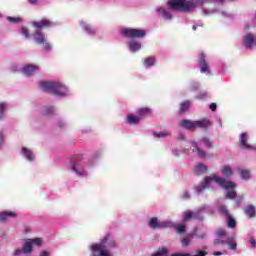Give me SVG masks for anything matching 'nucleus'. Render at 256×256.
<instances>
[{
  "label": "nucleus",
  "instance_id": "55",
  "mask_svg": "<svg viewBox=\"0 0 256 256\" xmlns=\"http://www.w3.org/2000/svg\"><path fill=\"white\" fill-rule=\"evenodd\" d=\"M197 27H203V24L200 23L198 25H193V27H192L193 31H197Z\"/></svg>",
  "mask_w": 256,
  "mask_h": 256
},
{
  "label": "nucleus",
  "instance_id": "40",
  "mask_svg": "<svg viewBox=\"0 0 256 256\" xmlns=\"http://www.w3.org/2000/svg\"><path fill=\"white\" fill-rule=\"evenodd\" d=\"M241 177L245 181L249 180L251 178V174L249 173V170H242L241 171Z\"/></svg>",
  "mask_w": 256,
  "mask_h": 256
},
{
  "label": "nucleus",
  "instance_id": "3",
  "mask_svg": "<svg viewBox=\"0 0 256 256\" xmlns=\"http://www.w3.org/2000/svg\"><path fill=\"white\" fill-rule=\"evenodd\" d=\"M120 35L126 39H131L126 43L130 53H137L141 51V42L135 39H144L147 36V30L137 29V28H122L120 30Z\"/></svg>",
  "mask_w": 256,
  "mask_h": 256
},
{
  "label": "nucleus",
  "instance_id": "32",
  "mask_svg": "<svg viewBox=\"0 0 256 256\" xmlns=\"http://www.w3.org/2000/svg\"><path fill=\"white\" fill-rule=\"evenodd\" d=\"M153 135L154 137L161 139V138L169 137V135H171V132L165 130L162 132H154Z\"/></svg>",
  "mask_w": 256,
  "mask_h": 256
},
{
  "label": "nucleus",
  "instance_id": "48",
  "mask_svg": "<svg viewBox=\"0 0 256 256\" xmlns=\"http://www.w3.org/2000/svg\"><path fill=\"white\" fill-rule=\"evenodd\" d=\"M31 231H32L31 226H25V227H24V233H25V235H28V233H31Z\"/></svg>",
  "mask_w": 256,
  "mask_h": 256
},
{
  "label": "nucleus",
  "instance_id": "46",
  "mask_svg": "<svg viewBox=\"0 0 256 256\" xmlns=\"http://www.w3.org/2000/svg\"><path fill=\"white\" fill-rule=\"evenodd\" d=\"M248 241L252 245V248L256 249V240L253 237H249Z\"/></svg>",
  "mask_w": 256,
  "mask_h": 256
},
{
  "label": "nucleus",
  "instance_id": "4",
  "mask_svg": "<svg viewBox=\"0 0 256 256\" xmlns=\"http://www.w3.org/2000/svg\"><path fill=\"white\" fill-rule=\"evenodd\" d=\"M39 87L44 93H51V95H54V97H58L59 99H65V97L71 95V90H69V87L63 84V82L41 81Z\"/></svg>",
  "mask_w": 256,
  "mask_h": 256
},
{
  "label": "nucleus",
  "instance_id": "9",
  "mask_svg": "<svg viewBox=\"0 0 256 256\" xmlns=\"http://www.w3.org/2000/svg\"><path fill=\"white\" fill-rule=\"evenodd\" d=\"M33 39L38 45H43L44 51H53V44L47 41V37H45V34L41 30H36L33 34Z\"/></svg>",
  "mask_w": 256,
  "mask_h": 256
},
{
  "label": "nucleus",
  "instance_id": "30",
  "mask_svg": "<svg viewBox=\"0 0 256 256\" xmlns=\"http://www.w3.org/2000/svg\"><path fill=\"white\" fill-rule=\"evenodd\" d=\"M5 111H7V103L1 102L0 103V121L5 119Z\"/></svg>",
  "mask_w": 256,
  "mask_h": 256
},
{
  "label": "nucleus",
  "instance_id": "42",
  "mask_svg": "<svg viewBox=\"0 0 256 256\" xmlns=\"http://www.w3.org/2000/svg\"><path fill=\"white\" fill-rule=\"evenodd\" d=\"M3 147H5V135L0 131V149H3Z\"/></svg>",
  "mask_w": 256,
  "mask_h": 256
},
{
  "label": "nucleus",
  "instance_id": "33",
  "mask_svg": "<svg viewBox=\"0 0 256 256\" xmlns=\"http://www.w3.org/2000/svg\"><path fill=\"white\" fill-rule=\"evenodd\" d=\"M227 225L229 227V229H235V227H237V222L235 221V219L231 216L227 217Z\"/></svg>",
  "mask_w": 256,
  "mask_h": 256
},
{
  "label": "nucleus",
  "instance_id": "22",
  "mask_svg": "<svg viewBox=\"0 0 256 256\" xmlns=\"http://www.w3.org/2000/svg\"><path fill=\"white\" fill-rule=\"evenodd\" d=\"M244 213L247 217H249V219H253V217H255V215H256L255 206L248 205V206L244 207Z\"/></svg>",
  "mask_w": 256,
  "mask_h": 256
},
{
  "label": "nucleus",
  "instance_id": "39",
  "mask_svg": "<svg viewBox=\"0 0 256 256\" xmlns=\"http://www.w3.org/2000/svg\"><path fill=\"white\" fill-rule=\"evenodd\" d=\"M20 33L21 35H23V37H25V39H29L31 37V34L29 33V29H27V27L23 26L20 29Z\"/></svg>",
  "mask_w": 256,
  "mask_h": 256
},
{
  "label": "nucleus",
  "instance_id": "41",
  "mask_svg": "<svg viewBox=\"0 0 256 256\" xmlns=\"http://www.w3.org/2000/svg\"><path fill=\"white\" fill-rule=\"evenodd\" d=\"M207 97H209V94H207V92H200L196 96V99H200L201 101H203V99H207Z\"/></svg>",
  "mask_w": 256,
  "mask_h": 256
},
{
  "label": "nucleus",
  "instance_id": "17",
  "mask_svg": "<svg viewBox=\"0 0 256 256\" xmlns=\"http://www.w3.org/2000/svg\"><path fill=\"white\" fill-rule=\"evenodd\" d=\"M203 211H206V213H211V207L207 205L201 206L198 211L194 212V219H197L198 221H203Z\"/></svg>",
  "mask_w": 256,
  "mask_h": 256
},
{
  "label": "nucleus",
  "instance_id": "20",
  "mask_svg": "<svg viewBox=\"0 0 256 256\" xmlns=\"http://www.w3.org/2000/svg\"><path fill=\"white\" fill-rule=\"evenodd\" d=\"M141 117L136 116L135 114H128L126 117V122L128 125H139Z\"/></svg>",
  "mask_w": 256,
  "mask_h": 256
},
{
  "label": "nucleus",
  "instance_id": "13",
  "mask_svg": "<svg viewBox=\"0 0 256 256\" xmlns=\"http://www.w3.org/2000/svg\"><path fill=\"white\" fill-rule=\"evenodd\" d=\"M39 65L35 64H26L21 68V71L26 77H31V75L37 73L39 71Z\"/></svg>",
  "mask_w": 256,
  "mask_h": 256
},
{
  "label": "nucleus",
  "instance_id": "21",
  "mask_svg": "<svg viewBox=\"0 0 256 256\" xmlns=\"http://www.w3.org/2000/svg\"><path fill=\"white\" fill-rule=\"evenodd\" d=\"M224 245H227L229 251H237V240H235V237H228Z\"/></svg>",
  "mask_w": 256,
  "mask_h": 256
},
{
  "label": "nucleus",
  "instance_id": "24",
  "mask_svg": "<svg viewBox=\"0 0 256 256\" xmlns=\"http://www.w3.org/2000/svg\"><path fill=\"white\" fill-rule=\"evenodd\" d=\"M55 111H56L55 106L47 105L43 107L42 115L51 116V115H54Z\"/></svg>",
  "mask_w": 256,
  "mask_h": 256
},
{
  "label": "nucleus",
  "instance_id": "52",
  "mask_svg": "<svg viewBox=\"0 0 256 256\" xmlns=\"http://www.w3.org/2000/svg\"><path fill=\"white\" fill-rule=\"evenodd\" d=\"M58 127H60V129H63V127H65V121L60 120V121L58 122Z\"/></svg>",
  "mask_w": 256,
  "mask_h": 256
},
{
  "label": "nucleus",
  "instance_id": "7",
  "mask_svg": "<svg viewBox=\"0 0 256 256\" xmlns=\"http://www.w3.org/2000/svg\"><path fill=\"white\" fill-rule=\"evenodd\" d=\"M191 145L194 147L195 150H193V153L195 151L198 153V157H201V159H205L207 157V152L205 150L201 149L199 145H204L207 149H213V142L208 137H203L199 143L196 141L191 142Z\"/></svg>",
  "mask_w": 256,
  "mask_h": 256
},
{
  "label": "nucleus",
  "instance_id": "44",
  "mask_svg": "<svg viewBox=\"0 0 256 256\" xmlns=\"http://www.w3.org/2000/svg\"><path fill=\"white\" fill-rule=\"evenodd\" d=\"M181 198L184 200L191 199V194H189V191L186 190L183 192Z\"/></svg>",
  "mask_w": 256,
  "mask_h": 256
},
{
  "label": "nucleus",
  "instance_id": "45",
  "mask_svg": "<svg viewBox=\"0 0 256 256\" xmlns=\"http://www.w3.org/2000/svg\"><path fill=\"white\" fill-rule=\"evenodd\" d=\"M195 235H197V228H195L192 233H189L186 238L190 239V241H191V239H193V237H195Z\"/></svg>",
  "mask_w": 256,
  "mask_h": 256
},
{
  "label": "nucleus",
  "instance_id": "47",
  "mask_svg": "<svg viewBox=\"0 0 256 256\" xmlns=\"http://www.w3.org/2000/svg\"><path fill=\"white\" fill-rule=\"evenodd\" d=\"M207 252L205 250H198L196 255L193 256H206Z\"/></svg>",
  "mask_w": 256,
  "mask_h": 256
},
{
  "label": "nucleus",
  "instance_id": "2",
  "mask_svg": "<svg viewBox=\"0 0 256 256\" xmlns=\"http://www.w3.org/2000/svg\"><path fill=\"white\" fill-rule=\"evenodd\" d=\"M100 157L101 153H96L89 158L88 164H85L83 155L74 156L70 160V169L78 177H87L89 175V170L87 169L93 167Z\"/></svg>",
  "mask_w": 256,
  "mask_h": 256
},
{
  "label": "nucleus",
  "instance_id": "6",
  "mask_svg": "<svg viewBox=\"0 0 256 256\" xmlns=\"http://www.w3.org/2000/svg\"><path fill=\"white\" fill-rule=\"evenodd\" d=\"M42 245H43V239L41 238L27 239L24 242L22 249H16L13 252V255L14 256H19L21 254L31 255V253H33V247H41Z\"/></svg>",
  "mask_w": 256,
  "mask_h": 256
},
{
  "label": "nucleus",
  "instance_id": "34",
  "mask_svg": "<svg viewBox=\"0 0 256 256\" xmlns=\"http://www.w3.org/2000/svg\"><path fill=\"white\" fill-rule=\"evenodd\" d=\"M155 65V58L154 57H148L144 60V67H153Z\"/></svg>",
  "mask_w": 256,
  "mask_h": 256
},
{
  "label": "nucleus",
  "instance_id": "8",
  "mask_svg": "<svg viewBox=\"0 0 256 256\" xmlns=\"http://www.w3.org/2000/svg\"><path fill=\"white\" fill-rule=\"evenodd\" d=\"M150 229H171L175 227V222L171 220L160 221L157 217H152L148 220Z\"/></svg>",
  "mask_w": 256,
  "mask_h": 256
},
{
  "label": "nucleus",
  "instance_id": "59",
  "mask_svg": "<svg viewBox=\"0 0 256 256\" xmlns=\"http://www.w3.org/2000/svg\"><path fill=\"white\" fill-rule=\"evenodd\" d=\"M213 255H215V256L223 255V252L215 251V252H213Z\"/></svg>",
  "mask_w": 256,
  "mask_h": 256
},
{
  "label": "nucleus",
  "instance_id": "60",
  "mask_svg": "<svg viewBox=\"0 0 256 256\" xmlns=\"http://www.w3.org/2000/svg\"><path fill=\"white\" fill-rule=\"evenodd\" d=\"M81 133H91V130H89V129L81 130Z\"/></svg>",
  "mask_w": 256,
  "mask_h": 256
},
{
  "label": "nucleus",
  "instance_id": "26",
  "mask_svg": "<svg viewBox=\"0 0 256 256\" xmlns=\"http://www.w3.org/2000/svg\"><path fill=\"white\" fill-rule=\"evenodd\" d=\"M169 255V248L161 247L156 252H154L151 256H168Z\"/></svg>",
  "mask_w": 256,
  "mask_h": 256
},
{
  "label": "nucleus",
  "instance_id": "1",
  "mask_svg": "<svg viewBox=\"0 0 256 256\" xmlns=\"http://www.w3.org/2000/svg\"><path fill=\"white\" fill-rule=\"evenodd\" d=\"M213 183H217L221 189H225L226 199H235V197H237V192H235V187H237V184L216 174L205 177L204 181L200 182L199 185L195 187L196 193L201 195V193L205 192V189L215 190Z\"/></svg>",
  "mask_w": 256,
  "mask_h": 256
},
{
  "label": "nucleus",
  "instance_id": "51",
  "mask_svg": "<svg viewBox=\"0 0 256 256\" xmlns=\"http://www.w3.org/2000/svg\"><path fill=\"white\" fill-rule=\"evenodd\" d=\"M117 244H116V242H115V240H111L109 243H108V247L109 248H113V247H115Z\"/></svg>",
  "mask_w": 256,
  "mask_h": 256
},
{
  "label": "nucleus",
  "instance_id": "5",
  "mask_svg": "<svg viewBox=\"0 0 256 256\" xmlns=\"http://www.w3.org/2000/svg\"><path fill=\"white\" fill-rule=\"evenodd\" d=\"M179 125L182 127V129H186L187 131H196L197 129H201V131H207L208 129H211L213 124L209 118H202L195 121L183 119Z\"/></svg>",
  "mask_w": 256,
  "mask_h": 256
},
{
  "label": "nucleus",
  "instance_id": "50",
  "mask_svg": "<svg viewBox=\"0 0 256 256\" xmlns=\"http://www.w3.org/2000/svg\"><path fill=\"white\" fill-rule=\"evenodd\" d=\"M210 109H211V111H217V104L216 103H211L210 104Z\"/></svg>",
  "mask_w": 256,
  "mask_h": 256
},
{
  "label": "nucleus",
  "instance_id": "35",
  "mask_svg": "<svg viewBox=\"0 0 256 256\" xmlns=\"http://www.w3.org/2000/svg\"><path fill=\"white\" fill-rule=\"evenodd\" d=\"M190 219H194V212L186 211L183 213V221L187 223Z\"/></svg>",
  "mask_w": 256,
  "mask_h": 256
},
{
  "label": "nucleus",
  "instance_id": "11",
  "mask_svg": "<svg viewBox=\"0 0 256 256\" xmlns=\"http://www.w3.org/2000/svg\"><path fill=\"white\" fill-rule=\"evenodd\" d=\"M229 237H227V231L225 229H217L215 232L214 245H225Z\"/></svg>",
  "mask_w": 256,
  "mask_h": 256
},
{
  "label": "nucleus",
  "instance_id": "23",
  "mask_svg": "<svg viewBox=\"0 0 256 256\" xmlns=\"http://www.w3.org/2000/svg\"><path fill=\"white\" fill-rule=\"evenodd\" d=\"M221 173L223 177H225L226 179H229V177L233 176V168H231L230 165H225L222 167Z\"/></svg>",
  "mask_w": 256,
  "mask_h": 256
},
{
  "label": "nucleus",
  "instance_id": "27",
  "mask_svg": "<svg viewBox=\"0 0 256 256\" xmlns=\"http://www.w3.org/2000/svg\"><path fill=\"white\" fill-rule=\"evenodd\" d=\"M172 229H175L176 233H178L179 235H183V233H185V231H187V226H185V224L176 225L174 223V227H172Z\"/></svg>",
  "mask_w": 256,
  "mask_h": 256
},
{
  "label": "nucleus",
  "instance_id": "25",
  "mask_svg": "<svg viewBox=\"0 0 256 256\" xmlns=\"http://www.w3.org/2000/svg\"><path fill=\"white\" fill-rule=\"evenodd\" d=\"M150 114H151V109L149 108H140L137 111V115L138 117H140V120L144 119L145 117H147V115H150Z\"/></svg>",
  "mask_w": 256,
  "mask_h": 256
},
{
  "label": "nucleus",
  "instance_id": "14",
  "mask_svg": "<svg viewBox=\"0 0 256 256\" xmlns=\"http://www.w3.org/2000/svg\"><path fill=\"white\" fill-rule=\"evenodd\" d=\"M199 67L200 73H204L206 75H211V71L209 70V64H207V60H205V54H199Z\"/></svg>",
  "mask_w": 256,
  "mask_h": 256
},
{
  "label": "nucleus",
  "instance_id": "16",
  "mask_svg": "<svg viewBox=\"0 0 256 256\" xmlns=\"http://www.w3.org/2000/svg\"><path fill=\"white\" fill-rule=\"evenodd\" d=\"M21 155L26 161H29L30 163L35 161V153L27 147H22L21 149Z\"/></svg>",
  "mask_w": 256,
  "mask_h": 256
},
{
  "label": "nucleus",
  "instance_id": "37",
  "mask_svg": "<svg viewBox=\"0 0 256 256\" xmlns=\"http://www.w3.org/2000/svg\"><path fill=\"white\" fill-rule=\"evenodd\" d=\"M219 213H221V215H224V217H229V209H227V206L225 205H220L219 206Z\"/></svg>",
  "mask_w": 256,
  "mask_h": 256
},
{
  "label": "nucleus",
  "instance_id": "36",
  "mask_svg": "<svg viewBox=\"0 0 256 256\" xmlns=\"http://www.w3.org/2000/svg\"><path fill=\"white\" fill-rule=\"evenodd\" d=\"M188 89H189L190 91H197V89H199V82H197V81H195V80H192V81L189 83Z\"/></svg>",
  "mask_w": 256,
  "mask_h": 256
},
{
  "label": "nucleus",
  "instance_id": "19",
  "mask_svg": "<svg viewBox=\"0 0 256 256\" xmlns=\"http://www.w3.org/2000/svg\"><path fill=\"white\" fill-rule=\"evenodd\" d=\"M53 22L49 21L48 19H42L40 21L33 22V27L36 29H43L45 27H53Z\"/></svg>",
  "mask_w": 256,
  "mask_h": 256
},
{
  "label": "nucleus",
  "instance_id": "43",
  "mask_svg": "<svg viewBox=\"0 0 256 256\" xmlns=\"http://www.w3.org/2000/svg\"><path fill=\"white\" fill-rule=\"evenodd\" d=\"M181 243H182V247H189V245H191V239L190 238H183Z\"/></svg>",
  "mask_w": 256,
  "mask_h": 256
},
{
  "label": "nucleus",
  "instance_id": "57",
  "mask_svg": "<svg viewBox=\"0 0 256 256\" xmlns=\"http://www.w3.org/2000/svg\"><path fill=\"white\" fill-rule=\"evenodd\" d=\"M177 256H192L189 253H176Z\"/></svg>",
  "mask_w": 256,
  "mask_h": 256
},
{
  "label": "nucleus",
  "instance_id": "63",
  "mask_svg": "<svg viewBox=\"0 0 256 256\" xmlns=\"http://www.w3.org/2000/svg\"><path fill=\"white\" fill-rule=\"evenodd\" d=\"M184 153H187V149H184V151H183Z\"/></svg>",
  "mask_w": 256,
  "mask_h": 256
},
{
  "label": "nucleus",
  "instance_id": "18",
  "mask_svg": "<svg viewBox=\"0 0 256 256\" xmlns=\"http://www.w3.org/2000/svg\"><path fill=\"white\" fill-rule=\"evenodd\" d=\"M156 11L160 17L164 18V21H172L173 15H171V12L167 11V9L163 7H157Z\"/></svg>",
  "mask_w": 256,
  "mask_h": 256
},
{
  "label": "nucleus",
  "instance_id": "15",
  "mask_svg": "<svg viewBox=\"0 0 256 256\" xmlns=\"http://www.w3.org/2000/svg\"><path fill=\"white\" fill-rule=\"evenodd\" d=\"M80 27L83 29L86 35H90L91 37L97 33V30L86 21H81Z\"/></svg>",
  "mask_w": 256,
  "mask_h": 256
},
{
  "label": "nucleus",
  "instance_id": "29",
  "mask_svg": "<svg viewBox=\"0 0 256 256\" xmlns=\"http://www.w3.org/2000/svg\"><path fill=\"white\" fill-rule=\"evenodd\" d=\"M15 212L5 211L0 213V221H5L8 217H15Z\"/></svg>",
  "mask_w": 256,
  "mask_h": 256
},
{
  "label": "nucleus",
  "instance_id": "31",
  "mask_svg": "<svg viewBox=\"0 0 256 256\" xmlns=\"http://www.w3.org/2000/svg\"><path fill=\"white\" fill-rule=\"evenodd\" d=\"M190 106H191V101L186 100V101L182 102L180 105L181 113H185V111H189Z\"/></svg>",
  "mask_w": 256,
  "mask_h": 256
},
{
  "label": "nucleus",
  "instance_id": "10",
  "mask_svg": "<svg viewBox=\"0 0 256 256\" xmlns=\"http://www.w3.org/2000/svg\"><path fill=\"white\" fill-rule=\"evenodd\" d=\"M202 13L203 15H220V17H224L226 19H233V17H235L234 14L226 12L225 10H219V9H207V8H203L202 9Z\"/></svg>",
  "mask_w": 256,
  "mask_h": 256
},
{
  "label": "nucleus",
  "instance_id": "62",
  "mask_svg": "<svg viewBox=\"0 0 256 256\" xmlns=\"http://www.w3.org/2000/svg\"><path fill=\"white\" fill-rule=\"evenodd\" d=\"M219 126H220V127H223V123H222L221 121L219 122Z\"/></svg>",
  "mask_w": 256,
  "mask_h": 256
},
{
  "label": "nucleus",
  "instance_id": "53",
  "mask_svg": "<svg viewBox=\"0 0 256 256\" xmlns=\"http://www.w3.org/2000/svg\"><path fill=\"white\" fill-rule=\"evenodd\" d=\"M49 255H51V253L47 250H44L40 253V256H49Z\"/></svg>",
  "mask_w": 256,
  "mask_h": 256
},
{
  "label": "nucleus",
  "instance_id": "61",
  "mask_svg": "<svg viewBox=\"0 0 256 256\" xmlns=\"http://www.w3.org/2000/svg\"><path fill=\"white\" fill-rule=\"evenodd\" d=\"M244 29H245V31H248V29H249V24H246Z\"/></svg>",
  "mask_w": 256,
  "mask_h": 256
},
{
  "label": "nucleus",
  "instance_id": "56",
  "mask_svg": "<svg viewBox=\"0 0 256 256\" xmlns=\"http://www.w3.org/2000/svg\"><path fill=\"white\" fill-rule=\"evenodd\" d=\"M178 139L180 141H185V134L180 133Z\"/></svg>",
  "mask_w": 256,
  "mask_h": 256
},
{
  "label": "nucleus",
  "instance_id": "54",
  "mask_svg": "<svg viewBox=\"0 0 256 256\" xmlns=\"http://www.w3.org/2000/svg\"><path fill=\"white\" fill-rule=\"evenodd\" d=\"M172 153H173V155L177 156V155H179L181 153V151L179 149H173Z\"/></svg>",
  "mask_w": 256,
  "mask_h": 256
},
{
  "label": "nucleus",
  "instance_id": "28",
  "mask_svg": "<svg viewBox=\"0 0 256 256\" xmlns=\"http://www.w3.org/2000/svg\"><path fill=\"white\" fill-rule=\"evenodd\" d=\"M195 172L197 175H201V173H207V165L200 163L195 167Z\"/></svg>",
  "mask_w": 256,
  "mask_h": 256
},
{
  "label": "nucleus",
  "instance_id": "38",
  "mask_svg": "<svg viewBox=\"0 0 256 256\" xmlns=\"http://www.w3.org/2000/svg\"><path fill=\"white\" fill-rule=\"evenodd\" d=\"M7 21H9V23L17 24V23H21V22L23 21V18H21V17H11V16H8V17H7Z\"/></svg>",
  "mask_w": 256,
  "mask_h": 256
},
{
  "label": "nucleus",
  "instance_id": "58",
  "mask_svg": "<svg viewBox=\"0 0 256 256\" xmlns=\"http://www.w3.org/2000/svg\"><path fill=\"white\" fill-rule=\"evenodd\" d=\"M28 2L30 3V5H35L39 2V0H28Z\"/></svg>",
  "mask_w": 256,
  "mask_h": 256
},
{
  "label": "nucleus",
  "instance_id": "12",
  "mask_svg": "<svg viewBox=\"0 0 256 256\" xmlns=\"http://www.w3.org/2000/svg\"><path fill=\"white\" fill-rule=\"evenodd\" d=\"M247 141H249V134H247V132H243L239 138L240 146L242 147V149H247L248 151H255V146L248 144Z\"/></svg>",
  "mask_w": 256,
  "mask_h": 256
},
{
  "label": "nucleus",
  "instance_id": "49",
  "mask_svg": "<svg viewBox=\"0 0 256 256\" xmlns=\"http://www.w3.org/2000/svg\"><path fill=\"white\" fill-rule=\"evenodd\" d=\"M196 236L198 237V239H205V232H200V233H196Z\"/></svg>",
  "mask_w": 256,
  "mask_h": 256
}]
</instances>
